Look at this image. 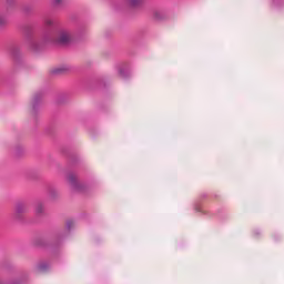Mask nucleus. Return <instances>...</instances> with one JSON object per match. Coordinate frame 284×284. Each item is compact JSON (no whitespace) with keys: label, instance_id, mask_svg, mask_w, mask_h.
<instances>
[{"label":"nucleus","instance_id":"f257e3e1","mask_svg":"<svg viewBox=\"0 0 284 284\" xmlns=\"http://www.w3.org/2000/svg\"><path fill=\"white\" fill-rule=\"evenodd\" d=\"M29 207L28 204L26 203H18L14 207V212H13V219L14 221H23V216H26V214H28L29 212Z\"/></svg>","mask_w":284,"mask_h":284},{"label":"nucleus","instance_id":"f03ea898","mask_svg":"<svg viewBox=\"0 0 284 284\" xmlns=\"http://www.w3.org/2000/svg\"><path fill=\"white\" fill-rule=\"evenodd\" d=\"M71 39L72 36H70V32L68 31H60L57 37L59 43H68Z\"/></svg>","mask_w":284,"mask_h":284},{"label":"nucleus","instance_id":"7ed1b4c3","mask_svg":"<svg viewBox=\"0 0 284 284\" xmlns=\"http://www.w3.org/2000/svg\"><path fill=\"white\" fill-rule=\"evenodd\" d=\"M126 6H129V8H141V6H143V3H145V0H124Z\"/></svg>","mask_w":284,"mask_h":284},{"label":"nucleus","instance_id":"20e7f679","mask_svg":"<svg viewBox=\"0 0 284 284\" xmlns=\"http://www.w3.org/2000/svg\"><path fill=\"white\" fill-rule=\"evenodd\" d=\"M68 182L70 183V185H72V187H78L79 179L77 178V174L69 173L68 174Z\"/></svg>","mask_w":284,"mask_h":284},{"label":"nucleus","instance_id":"39448f33","mask_svg":"<svg viewBox=\"0 0 284 284\" xmlns=\"http://www.w3.org/2000/svg\"><path fill=\"white\" fill-rule=\"evenodd\" d=\"M44 206H43V203H41V202H38L37 204H36V214L38 215V216H41V214H43V212H44Z\"/></svg>","mask_w":284,"mask_h":284},{"label":"nucleus","instance_id":"423d86ee","mask_svg":"<svg viewBox=\"0 0 284 284\" xmlns=\"http://www.w3.org/2000/svg\"><path fill=\"white\" fill-rule=\"evenodd\" d=\"M8 23V19L6 18V14L0 13V27L6 26Z\"/></svg>","mask_w":284,"mask_h":284},{"label":"nucleus","instance_id":"0eeeda50","mask_svg":"<svg viewBox=\"0 0 284 284\" xmlns=\"http://www.w3.org/2000/svg\"><path fill=\"white\" fill-rule=\"evenodd\" d=\"M55 74H63V67H60L53 71Z\"/></svg>","mask_w":284,"mask_h":284},{"label":"nucleus","instance_id":"6e6552de","mask_svg":"<svg viewBox=\"0 0 284 284\" xmlns=\"http://www.w3.org/2000/svg\"><path fill=\"white\" fill-rule=\"evenodd\" d=\"M14 3H17L16 0H7V6H8V8L14 6Z\"/></svg>","mask_w":284,"mask_h":284},{"label":"nucleus","instance_id":"1a4fd4ad","mask_svg":"<svg viewBox=\"0 0 284 284\" xmlns=\"http://www.w3.org/2000/svg\"><path fill=\"white\" fill-rule=\"evenodd\" d=\"M65 0H53L54 6H61V3H64Z\"/></svg>","mask_w":284,"mask_h":284},{"label":"nucleus","instance_id":"9d476101","mask_svg":"<svg viewBox=\"0 0 284 284\" xmlns=\"http://www.w3.org/2000/svg\"><path fill=\"white\" fill-rule=\"evenodd\" d=\"M52 23H54V21L52 19L45 20V26H52Z\"/></svg>","mask_w":284,"mask_h":284},{"label":"nucleus","instance_id":"9b49d317","mask_svg":"<svg viewBox=\"0 0 284 284\" xmlns=\"http://www.w3.org/2000/svg\"><path fill=\"white\" fill-rule=\"evenodd\" d=\"M153 16L155 17V19H159V11H154Z\"/></svg>","mask_w":284,"mask_h":284},{"label":"nucleus","instance_id":"f8f14e48","mask_svg":"<svg viewBox=\"0 0 284 284\" xmlns=\"http://www.w3.org/2000/svg\"><path fill=\"white\" fill-rule=\"evenodd\" d=\"M67 225H68V227H71L72 226V222H68Z\"/></svg>","mask_w":284,"mask_h":284}]
</instances>
